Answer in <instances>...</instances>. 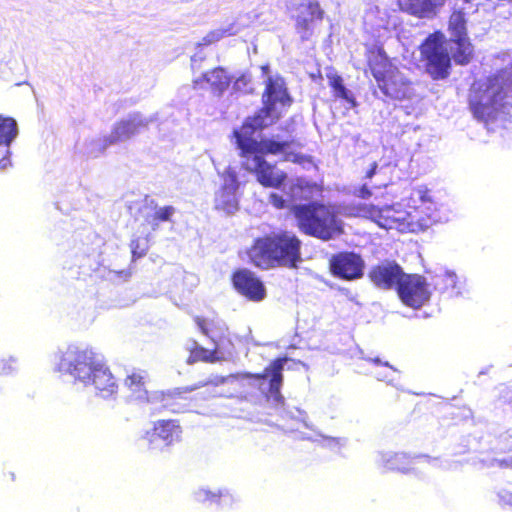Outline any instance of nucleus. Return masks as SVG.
I'll list each match as a JSON object with an SVG mask.
<instances>
[{"mask_svg":"<svg viewBox=\"0 0 512 512\" xmlns=\"http://www.w3.org/2000/svg\"><path fill=\"white\" fill-rule=\"evenodd\" d=\"M302 241L293 232L280 230L257 237L247 249L249 262L261 270L296 268L301 262Z\"/></svg>","mask_w":512,"mask_h":512,"instance_id":"nucleus-1","label":"nucleus"},{"mask_svg":"<svg viewBox=\"0 0 512 512\" xmlns=\"http://www.w3.org/2000/svg\"><path fill=\"white\" fill-rule=\"evenodd\" d=\"M290 212L300 232L322 241H329L343 233L336 208L320 201L293 204Z\"/></svg>","mask_w":512,"mask_h":512,"instance_id":"nucleus-2","label":"nucleus"},{"mask_svg":"<svg viewBox=\"0 0 512 512\" xmlns=\"http://www.w3.org/2000/svg\"><path fill=\"white\" fill-rule=\"evenodd\" d=\"M365 55L367 66L383 95L396 101L411 97L412 82L392 62L382 45L369 46Z\"/></svg>","mask_w":512,"mask_h":512,"instance_id":"nucleus-3","label":"nucleus"},{"mask_svg":"<svg viewBox=\"0 0 512 512\" xmlns=\"http://www.w3.org/2000/svg\"><path fill=\"white\" fill-rule=\"evenodd\" d=\"M194 322L200 332L211 341L213 348L207 349L193 340L188 348L189 355L186 360L188 364L215 363L224 360L226 355L232 354L235 348L234 335L224 321L196 316Z\"/></svg>","mask_w":512,"mask_h":512,"instance_id":"nucleus-4","label":"nucleus"},{"mask_svg":"<svg viewBox=\"0 0 512 512\" xmlns=\"http://www.w3.org/2000/svg\"><path fill=\"white\" fill-rule=\"evenodd\" d=\"M359 213L384 229H395L401 233L416 232L426 227L431 220L430 215H423L420 207H414L407 211L400 204L386 205L383 207L372 204H363Z\"/></svg>","mask_w":512,"mask_h":512,"instance_id":"nucleus-5","label":"nucleus"},{"mask_svg":"<svg viewBox=\"0 0 512 512\" xmlns=\"http://www.w3.org/2000/svg\"><path fill=\"white\" fill-rule=\"evenodd\" d=\"M254 133H250L248 128L244 129L243 124L240 129L233 131L241 157L262 155L265 158L266 155H282V160L286 162L302 164L305 161L303 154L292 150L294 146H301L297 140L278 141L273 138H263L258 141L253 138Z\"/></svg>","mask_w":512,"mask_h":512,"instance_id":"nucleus-6","label":"nucleus"},{"mask_svg":"<svg viewBox=\"0 0 512 512\" xmlns=\"http://www.w3.org/2000/svg\"><path fill=\"white\" fill-rule=\"evenodd\" d=\"M292 102L283 78L269 77L262 93V107L253 116L244 120L243 128H248L250 133L262 130L268 125L267 119L274 123L281 118V113L277 111V104L290 107Z\"/></svg>","mask_w":512,"mask_h":512,"instance_id":"nucleus-7","label":"nucleus"},{"mask_svg":"<svg viewBox=\"0 0 512 512\" xmlns=\"http://www.w3.org/2000/svg\"><path fill=\"white\" fill-rule=\"evenodd\" d=\"M445 36L441 31L429 34L420 44V60L433 80L445 79L450 74L451 57L445 47Z\"/></svg>","mask_w":512,"mask_h":512,"instance_id":"nucleus-8","label":"nucleus"},{"mask_svg":"<svg viewBox=\"0 0 512 512\" xmlns=\"http://www.w3.org/2000/svg\"><path fill=\"white\" fill-rule=\"evenodd\" d=\"M101 362L102 360L92 349L69 346L60 353L56 369L85 384Z\"/></svg>","mask_w":512,"mask_h":512,"instance_id":"nucleus-9","label":"nucleus"},{"mask_svg":"<svg viewBox=\"0 0 512 512\" xmlns=\"http://www.w3.org/2000/svg\"><path fill=\"white\" fill-rule=\"evenodd\" d=\"M287 361V357H278L273 359L261 373L244 372L230 374L228 376H216L214 379L208 380L203 385L212 384L214 386H218L225 384L229 380L254 379L257 381H263L268 379L266 396L275 401H281L283 399L281 394V387L284 380L283 370Z\"/></svg>","mask_w":512,"mask_h":512,"instance_id":"nucleus-10","label":"nucleus"},{"mask_svg":"<svg viewBox=\"0 0 512 512\" xmlns=\"http://www.w3.org/2000/svg\"><path fill=\"white\" fill-rule=\"evenodd\" d=\"M401 302L410 308L419 309L429 301L431 292L424 276L405 273L396 288Z\"/></svg>","mask_w":512,"mask_h":512,"instance_id":"nucleus-11","label":"nucleus"},{"mask_svg":"<svg viewBox=\"0 0 512 512\" xmlns=\"http://www.w3.org/2000/svg\"><path fill=\"white\" fill-rule=\"evenodd\" d=\"M244 168L254 174L257 181L267 188H280L287 179V174L275 164L268 162L262 155L242 157Z\"/></svg>","mask_w":512,"mask_h":512,"instance_id":"nucleus-12","label":"nucleus"},{"mask_svg":"<svg viewBox=\"0 0 512 512\" xmlns=\"http://www.w3.org/2000/svg\"><path fill=\"white\" fill-rule=\"evenodd\" d=\"M329 269L334 277L345 281H353L363 277L365 262L358 253L342 251L331 256Z\"/></svg>","mask_w":512,"mask_h":512,"instance_id":"nucleus-13","label":"nucleus"},{"mask_svg":"<svg viewBox=\"0 0 512 512\" xmlns=\"http://www.w3.org/2000/svg\"><path fill=\"white\" fill-rule=\"evenodd\" d=\"M233 288L246 299L259 302L266 297V288L262 280L247 268H238L231 274Z\"/></svg>","mask_w":512,"mask_h":512,"instance_id":"nucleus-14","label":"nucleus"},{"mask_svg":"<svg viewBox=\"0 0 512 512\" xmlns=\"http://www.w3.org/2000/svg\"><path fill=\"white\" fill-rule=\"evenodd\" d=\"M404 274L403 268L396 261L384 260L373 265L369 269L367 277L378 289L396 290Z\"/></svg>","mask_w":512,"mask_h":512,"instance_id":"nucleus-15","label":"nucleus"},{"mask_svg":"<svg viewBox=\"0 0 512 512\" xmlns=\"http://www.w3.org/2000/svg\"><path fill=\"white\" fill-rule=\"evenodd\" d=\"M182 428L178 420L161 419L153 423L151 430L145 433L144 438L148 447L154 449L156 443L161 441L164 446L169 447L181 440Z\"/></svg>","mask_w":512,"mask_h":512,"instance_id":"nucleus-16","label":"nucleus"},{"mask_svg":"<svg viewBox=\"0 0 512 512\" xmlns=\"http://www.w3.org/2000/svg\"><path fill=\"white\" fill-rule=\"evenodd\" d=\"M232 77L226 68L217 66L193 79L192 86L194 89H204L208 87L215 96H222L229 88Z\"/></svg>","mask_w":512,"mask_h":512,"instance_id":"nucleus-17","label":"nucleus"},{"mask_svg":"<svg viewBox=\"0 0 512 512\" xmlns=\"http://www.w3.org/2000/svg\"><path fill=\"white\" fill-rule=\"evenodd\" d=\"M84 385H92L96 394L103 399L113 397L118 392L117 380L103 361L94 370L90 380L86 381Z\"/></svg>","mask_w":512,"mask_h":512,"instance_id":"nucleus-18","label":"nucleus"},{"mask_svg":"<svg viewBox=\"0 0 512 512\" xmlns=\"http://www.w3.org/2000/svg\"><path fill=\"white\" fill-rule=\"evenodd\" d=\"M239 184L233 175L228 182H225L216 192L214 207L216 210L226 214H233L239 209V201L236 195Z\"/></svg>","mask_w":512,"mask_h":512,"instance_id":"nucleus-19","label":"nucleus"},{"mask_svg":"<svg viewBox=\"0 0 512 512\" xmlns=\"http://www.w3.org/2000/svg\"><path fill=\"white\" fill-rule=\"evenodd\" d=\"M146 126L147 122L137 116H132L128 119L120 120L114 125L106 142L108 144H114L130 139L134 135L138 134Z\"/></svg>","mask_w":512,"mask_h":512,"instance_id":"nucleus-20","label":"nucleus"},{"mask_svg":"<svg viewBox=\"0 0 512 512\" xmlns=\"http://www.w3.org/2000/svg\"><path fill=\"white\" fill-rule=\"evenodd\" d=\"M305 7L306 13L298 15L295 23V29L302 40H307L311 36L313 22L322 21L324 18V11L318 2L310 1Z\"/></svg>","mask_w":512,"mask_h":512,"instance_id":"nucleus-21","label":"nucleus"},{"mask_svg":"<svg viewBox=\"0 0 512 512\" xmlns=\"http://www.w3.org/2000/svg\"><path fill=\"white\" fill-rule=\"evenodd\" d=\"M493 458L492 464L495 463L499 467L512 468V434L505 432L500 434L491 448Z\"/></svg>","mask_w":512,"mask_h":512,"instance_id":"nucleus-22","label":"nucleus"},{"mask_svg":"<svg viewBox=\"0 0 512 512\" xmlns=\"http://www.w3.org/2000/svg\"><path fill=\"white\" fill-rule=\"evenodd\" d=\"M322 192L323 186L321 184L304 178H297L288 188L289 200L292 202L297 200H309L315 195H320Z\"/></svg>","mask_w":512,"mask_h":512,"instance_id":"nucleus-23","label":"nucleus"},{"mask_svg":"<svg viewBox=\"0 0 512 512\" xmlns=\"http://www.w3.org/2000/svg\"><path fill=\"white\" fill-rule=\"evenodd\" d=\"M402 11L418 18H430L436 14V8L442 3L439 0H397Z\"/></svg>","mask_w":512,"mask_h":512,"instance_id":"nucleus-24","label":"nucleus"},{"mask_svg":"<svg viewBox=\"0 0 512 512\" xmlns=\"http://www.w3.org/2000/svg\"><path fill=\"white\" fill-rule=\"evenodd\" d=\"M146 375L142 372H132L124 380V386L132 395L139 400L148 401L147 391L145 389Z\"/></svg>","mask_w":512,"mask_h":512,"instance_id":"nucleus-25","label":"nucleus"},{"mask_svg":"<svg viewBox=\"0 0 512 512\" xmlns=\"http://www.w3.org/2000/svg\"><path fill=\"white\" fill-rule=\"evenodd\" d=\"M466 23L463 11L455 10L451 13L448 21V30L452 39L468 38Z\"/></svg>","mask_w":512,"mask_h":512,"instance_id":"nucleus-26","label":"nucleus"},{"mask_svg":"<svg viewBox=\"0 0 512 512\" xmlns=\"http://www.w3.org/2000/svg\"><path fill=\"white\" fill-rule=\"evenodd\" d=\"M18 134L14 118L0 114V145L8 147Z\"/></svg>","mask_w":512,"mask_h":512,"instance_id":"nucleus-27","label":"nucleus"},{"mask_svg":"<svg viewBox=\"0 0 512 512\" xmlns=\"http://www.w3.org/2000/svg\"><path fill=\"white\" fill-rule=\"evenodd\" d=\"M452 41L457 46L452 54L455 63L458 65H467L473 56V46L469 38L452 39Z\"/></svg>","mask_w":512,"mask_h":512,"instance_id":"nucleus-28","label":"nucleus"},{"mask_svg":"<svg viewBox=\"0 0 512 512\" xmlns=\"http://www.w3.org/2000/svg\"><path fill=\"white\" fill-rule=\"evenodd\" d=\"M328 83L330 88L333 90V94L336 98L343 99L348 103H355L354 97L349 93L344 85L343 78L337 73L327 74Z\"/></svg>","mask_w":512,"mask_h":512,"instance_id":"nucleus-29","label":"nucleus"},{"mask_svg":"<svg viewBox=\"0 0 512 512\" xmlns=\"http://www.w3.org/2000/svg\"><path fill=\"white\" fill-rule=\"evenodd\" d=\"M175 213V208L173 206H164L159 208L147 218L148 224L152 227L153 230L157 229L161 222L170 221L173 214Z\"/></svg>","mask_w":512,"mask_h":512,"instance_id":"nucleus-30","label":"nucleus"},{"mask_svg":"<svg viewBox=\"0 0 512 512\" xmlns=\"http://www.w3.org/2000/svg\"><path fill=\"white\" fill-rule=\"evenodd\" d=\"M410 458L402 453H395L386 460V468L392 471L408 472Z\"/></svg>","mask_w":512,"mask_h":512,"instance_id":"nucleus-31","label":"nucleus"},{"mask_svg":"<svg viewBox=\"0 0 512 512\" xmlns=\"http://www.w3.org/2000/svg\"><path fill=\"white\" fill-rule=\"evenodd\" d=\"M129 247L131 250V260L132 262H135L147 254L149 250L148 238L132 239L130 241Z\"/></svg>","mask_w":512,"mask_h":512,"instance_id":"nucleus-32","label":"nucleus"},{"mask_svg":"<svg viewBox=\"0 0 512 512\" xmlns=\"http://www.w3.org/2000/svg\"><path fill=\"white\" fill-rule=\"evenodd\" d=\"M470 109L473 115L479 120H487L491 114L489 106L481 101H471Z\"/></svg>","mask_w":512,"mask_h":512,"instance_id":"nucleus-33","label":"nucleus"},{"mask_svg":"<svg viewBox=\"0 0 512 512\" xmlns=\"http://www.w3.org/2000/svg\"><path fill=\"white\" fill-rule=\"evenodd\" d=\"M269 202L271 203V205L276 208V209H285V208H289L291 206H289L288 204V200H286L282 195L278 194V193H271L269 195Z\"/></svg>","mask_w":512,"mask_h":512,"instance_id":"nucleus-34","label":"nucleus"},{"mask_svg":"<svg viewBox=\"0 0 512 512\" xmlns=\"http://www.w3.org/2000/svg\"><path fill=\"white\" fill-rule=\"evenodd\" d=\"M224 35L223 31L215 30L209 32L205 37H203L202 41L204 45H210L215 42H218Z\"/></svg>","mask_w":512,"mask_h":512,"instance_id":"nucleus-35","label":"nucleus"},{"mask_svg":"<svg viewBox=\"0 0 512 512\" xmlns=\"http://www.w3.org/2000/svg\"><path fill=\"white\" fill-rule=\"evenodd\" d=\"M16 361L12 358L10 359H7V360H2L1 363H0V373L1 374H9L11 372H13L14 370H16Z\"/></svg>","mask_w":512,"mask_h":512,"instance_id":"nucleus-36","label":"nucleus"},{"mask_svg":"<svg viewBox=\"0 0 512 512\" xmlns=\"http://www.w3.org/2000/svg\"><path fill=\"white\" fill-rule=\"evenodd\" d=\"M378 169V163L376 161H373L369 164L367 170L363 174V179L368 180L371 179L377 172Z\"/></svg>","mask_w":512,"mask_h":512,"instance_id":"nucleus-37","label":"nucleus"},{"mask_svg":"<svg viewBox=\"0 0 512 512\" xmlns=\"http://www.w3.org/2000/svg\"><path fill=\"white\" fill-rule=\"evenodd\" d=\"M355 195L362 199H368L372 196V192L368 186L364 184L356 190Z\"/></svg>","mask_w":512,"mask_h":512,"instance_id":"nucleus-38","label":"nucleus"},{"mask_svg":"<svg viewBox=\"0 0 512 512\" xmlns=\"http://www.w3.org/2000/svg\"><path fill=\"white\" fill-rule=\"evenodd\" d=\"M9 164V158L4 156L0 158V169H4Z\"/></svg>","mask_w":512,"mask_h":512,"instance_id":"nucleus-39","label":"nucleus"},{"mask_svg":"<svg viewBox=\"0 0 512 512\" xmlns=\"http://www.w3.org/2000/svg\"><path fill=\"white\" fill-rule=\"evenodd\" d=\"M161 397H162V399H164V398H166V397H171V394H164V393H162V394H161Z\"/></svg>","mask_w":512,"mask_h":512,"instance_id":"nucleus-40","label":"nucleus"}]
</instances>
